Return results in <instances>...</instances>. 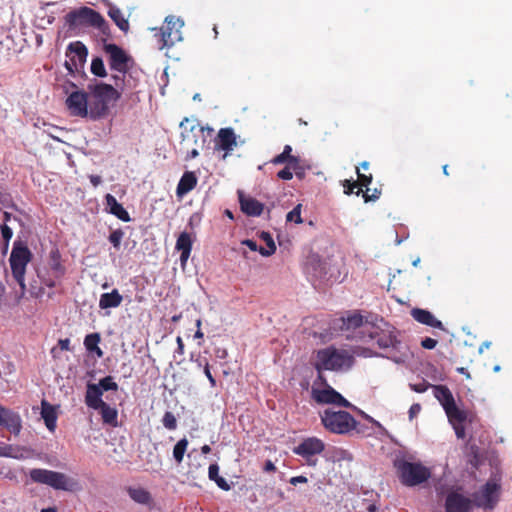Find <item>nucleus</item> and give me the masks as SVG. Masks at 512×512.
Here are the masks:
<instances>
[{"label": "nucleus", "mask_w": 512, "mask_h": 512, "mask_svg": "<svg viewBox=\"0 0 512 512\" xmlns=\"http://www.w3.org/2000/svg\"><path fill=\"white\" fill-rule=\"evenodd\" d=\"M89 112L91 120L105 117L111 102L120 98V93L110 84L94 83L88 85Z\"/></svg>", "instance_id": "f257e3e1"}, {"label": "nucleus", "mask_w": 512, "mask_h": 512, "mask_svg": "<svg viewBox=\"0 0 512 512\" xmlns=\"http://www.w3.org/2000/svg\"><path fill=\"white\" fill-rule=\"evenodd\" d=\"M354 364V356L346 350H338L334 347H327L317 351L314 364L318 372V380L325 382L322 371H339L350 369Z\"/></svg>", "instance_id": "f03ea898"}, {"label": "nucleus", "mask_w": 512, "mask_h": 512, "mask_svg": "<svg viewBox=\"0 0 512 512\" xmlns=\"http://www.w3.org/2000/svg\"><path fill=\"white\" fill-rule=\"evenodd\" d=\"M393 464L399 481L406 487L419 486L431 477V470L421 462L398 458L394 460Z\"/></svg>", "instance_id": "7ed1b4c3"}, {"label": "nucleus", "mask_w": 512, "mask_h": 512, "mask_svg": "<svg viewBox=\"0 0 512 512\" xmlns=\"http://www.w3.org/2000/svg\"><path fill=\"white\" fill-rule=\"evenodd\" d=\"M29 477L33 483L45 484L55 490L73 492L79 489L78 481L68 477L62 472L42 468H34L30 470Z\"/></svg>", "instance_id": "20e7f679"}, {"label": "nucleus", "mask_w": 512, "mask_h": 512, "mask_svg": "<svg viewBox=\"0 0 512 512\" xmlns=\"http://www.w3.org/2000/svg\"><path fill=\"white\" fill-rule=\"evenodd\" d=\"M324 428L334 434H348L357 426L356 419L347 411L325 409L321 414Z\"/></svg>", "instance_id": "39448f33"}, {"label": "nucleus", "mask_w": 512, "mask_h": 512, "mask_svg": "<svg viewBox=\"0 0 512 512\" xmlns=\"http://www.w3.org/2000/svg\"><path fill=\"white\" fill-rule=\"evenodd\" d=\"M66 22L69 26H92L106 33L109 26L104 17L96 10L89 7H81L66 15Z\"/></svg>", "instance_id": "423d86ee"}, {"label": "nucleus", "mask_w": 512, "mask_h": 512, "mask_svg": "<svg viewBox=\"0 0 512 512\" xmlns=\"http://www.w3.org/2000/svg\"><path fill=\"white\" fill-rule=\"evenodd\" d=\"M31 260V251L21 243H15L10 254L9 262L12 275L21 288V294L25 293L26 266Z\"/></svg>", "instance_id": "0eeeda50"}, {"label": "nucleus", "mask_w": 512, "mask_h": 512, "mask_svg": "<svg viewBox=\"0 0 512 512\" xmlns=\"http://www.w3.org/2000/svg\"><path fill=\"white\" fill-rule=\"evenodd\" d=\"M433 392L435 398L442 405L448 420L451 424L464 423L467 419V413L458 408L455 403L454 397L450 389L445 385L433 386Z\"/></svg>", "instance_id": "6e6552de"}, {"label": "nucleus", "mask_w": 512, "mask_h": 512, "mask_svg": "<svg viewBox=\"0 0 512 512\" xmlns=\"http://www.w3.org/2000/svg\"><path fill=\"white\" fill-rule=\"evenodd\" d=\"M87 55L88 50L82 42L76 41L68 45L66 50L67 60L65 61L64 65L70 75L73 77H76L77 75L86 77L84 72V65Z\"/></svg>", "instance_id": "1a4fd4ad"}, {"label": "nucleus", "mask_w": 512, "mask_h": 512, "mask_svg": "<svg viewBox=\"0 0 512 512\" xmlns=\"http://www.w3.org/2000/svg\"><path fill=\"white\" fill-rule=\"evenodd\" d=\"M500 493L501 484L499 481L489 479L486 484L473 495L475 505L479 508L492 510L499 501Z\"/></svg>", "instance_id": "9d476101"}, {"label": "nucleus", "mask_w": 512, "mask_h": 512, "mask_svg": "<svg viewBox=\"0 0 512 512\" xmlns=\"http://www.w3.org/2000/svg\"><path fill=\"white\" fill-rule=\"evenodd\" d=\"M399 331L387 322L374 327L370 337L374 339L380 349L399 350L401 341L398 339Z\"/></svg>", "instance_id": "9b49d317"}, {"label": "nucleus", "mask_w": 512, "mask_h": 512, "mask_svg": "<svg viewBox=\"0 0 512 512\" xmlns=\"http://www.w3.org/2000/svg\"><path fill=\"white\" fill-rule=\"evenodd\" d=\"M183 26V22L174 16H167L165 18V25L162 26L155 37L158 38L159 48L173 46L177 41L181 40L180 29Z\"/></svg>", "instance_id": "f8f14e48"}, {"label": "nucleus", "mask_w": 512, "mask_h": 512, "mask_svg": "<svg viewBox=\"0 0 512 512\" xmlns=\"http://www.w3.org/2000/svg\"><path fill=\"white\" fill-rule=\"evenodd\" d=\"M69 86L76 89L68 95L65 101L70 115L90 119L88 92L78 90L77 86L72 82L69 83Z\"/></svg>", "instance_id": "ddd939ff"}, {"label": "nucleus", "mask_w": 512, "mask_h": 512, "mask_svg": "<svg viewBox=\"0 0 512 512\" xmlns=\"http://www.w3.org/2000/svg\"><path fill=\"white\" fill-rule=\"evenodd\" d=\"M325 450V443L317 437H308L303 439L297 446L292 449V452L303 459L309 466H315L317 460L314 458L320 455Z\"/></svg>", "instance_id": "4468645a"}, {"label": "nucleus", "mask_w": 512, "mask_h": 512, "mask_svg": "<svg viewBox=\"0 0 512 512\" xmlns=\"http://www.w3.org/2000/svg\"><path fill=\"white\" fill-rule=\"evenodd\" d=\"M325 385L324 389H312V398L320 404H334L340 407L349 408L351 403L345 399L339 392L327 384V381H321Z\"/></svg>", "instance_id": "2eb2a0df"}, {"label": "nucleus", "mask_w": 512, "mask_h": 512, "mask_svg": "<svg viewBox=\"0 0 512 512\" xmlns=\"http://www.w3.org/2000/svg\"><path fill=\"white\" fill-rule=\"evenodd\" d=\"M104 51L108 55V63L111 70L118 73L128 71V62L130 57L121 47L116 44L109 43L104 45Z\"/></svg>", "instance_id": "dca6fc26"}, {"label": "nucleus", "mask_w": 512, "mask_h": 512, "mask_svg": "<svg viewBox=\"0 0 512 512\" xmlns=\"http://www.w3.org/2000/svg\"><path fill=\"white\" fill-rule=\"evenodd\" d=\"M444 507L445 512H472L473 501L458 491H451L446 496Z\"/></svg>", "instance_id": "f3484780"}, {"label": "nucleus", "mask_w": 512, "mask_h": 512, "mask_svg": "<svg viewBox=\"0 0 512 512\" xmlns=\"http://www.w3.org/2000/svg\"><path fill=\"white\" fill-rule=\"evenodd\" d=\"M214 142L215 150L224 151L223 159H225L237 146V137L232 128H221Z\"/></svg>", "instance_id": "a211bd4d"}, {"label": "nucleus", "mask_w": 512, "mask_h": 512, "mask_svg": "<svg viewBox=\"0 0 512 512\" xmlns=\"http://www.w3.org/2000/svg\"><path fill=\"white\" fill-rule=\"evenodd\" d=\"M0 425L15 436L20 434L23 427L20 414L2 405L0 406Z\"/></svg>", "instance_id": "6ab92c4d"}, {"label": "nucleus", "mask_w": 512, "mask_h": 512, "mask_svg": "<svg viewBox=\"0 0 512 512\" xmlns=\"http://www.w3.org/2000/svg\"><path fill=\"white\" fill-rule=\"evenodd\" d=\"M241 211L247 216H260L264 210V204L252 197H247L243 192H238Z\"/></svg>", "instance_id": "aec40b11"}, {"label": "nucleus", "mask_w": 512, "mask_h": 512, "mask_svg": "<svg viewBox=\"0 0 512 512\" xmlns=\"http://www.w3.org/2000/svg\"><path fill=\"white\" fill-rule=\"evenodd\" d=\"M411 316L413 319L423 325H427L432 328H438L440 330H445L443 323L438 320L430 311L421 309V308H413L411 310Z\"/></svg>", "instance_id": "412c9836"}, {"label": "nucleus", "mask_w": 512, "mask_h": 512, "mask_svg": "<svg viewBox=\"0 0 512 512\" xmlns=\"http://www.w3.org/2000/svg\"><path fill=\"white\" fill-rule=\"evenodd\" d=\"M102 390L97 384L88 383L86 394H85V403L89 408L94 410H98L105 402L102 400Z\"/></svg>", "instance_id": "4be33fe9"}, {"label": "nucleus", "mask_w": 512, "mask_h": 512, "mask_svg": "<svg viewBox=\"0 0 512 512\" xmlns=\"http://www.w3.org/2000/svg\"><path fill=\"white\" fill-rule=\"evenodd\" d=\"M192 238L188 232H182L176 241V250L180 251V262L181 265L184 266L190 257L192 251Z\"/></svg>", "instance_id": "5701e85b"}, {"label": "nucleus", "mask_w": 512, "mask_h": 512, "mask_svg": "<svg viewBox=\"0 0 512 512\" xmlns=\"http://www.w3.org/2000/svg\"><path fill=\"white\" fill-rule=\"evenodd\" d=\"M105 202H106V209L109 213L116 216L118 219L129 222L131 220V217L127 210L123 207L122 204H120L117 199L111 195L107 194L105 196Z\"/></svg>", "instance_id": "b1692460"}, {"label": "nucleus", "mask_w": 512, "mask_h": 512, "mask_svg": "<svg viewBox=\"0 0 512 512\" xmlns=\"http://www.w3.org/2000/svg\"><path fill=\"white\" fill-rule=\"evenodd\" d=\"M41 417L47 429L54 432L57 426V412L55 407L45 399L41 401Z\"/></svg>", "instance_id": "393cba45"}, {"label": "nucleus", "mask_w": 512, "mask_h": 512, "mask_svg": "<svg viewBox=\"0 0 512 512\" xmlns=\"http://www.w3.org/2000/svg\"><path fill=\"white\" fill-rule=\"evenodd\" d=\"M198 179L194 172L186 171L182 177L180 178L177 188L176 195L178 197H183L190 191H192L197 185Z\"/></svg>", "instance_id": "a878e982"}, {"label": "nucleus", "mask_w": 512, "mask_h": 512, "mask_svg": "<svg viewBox=\"0 0 512 512\" xmlns=\"http://www.w3.org/2000/svg\"><path fill=\"white\" fill-rule=\"evenodd\" d=\"M123 300L122 295L117 289L111 292L103 293L99 299V307L101 309L116 308L121 305Z\"/></svg>", "instance_id": "bb28decb"}, {"label": "nucleus", "mask_w": 512, "mask_h": 512, "mask_svg": "<svg viewBox=\"0 0 512 512\" xmlns=\"http://www.w3.org/2000/svg\"><path fill=\"white\" fill-rule=\"evenodd\" d=\"M98 410L100 411L103 423L112 427L118 426V412L115 408L109 406L107 403H104L101 407H99Z\"/></svg>", "instance_id": "cd10ccee"}, {"label": "nucleus", "mask_w": 512, "mask_h": 512, "mask_svg": "<svg viewBox=\"0 0 512 512\" xmlns=\"http://www.w3.org/2000/svg\"><path fill=\"white\" fill-rule=\"evenodd\" d=\"M25 452H28V450L24 447H18L9 444L0 446V457L24 459L27 457L24 454Z\"/></svg>", "instance_id": "c85d7f7f"}, {"label": "nucleus", "mask_w": 512, "mask_h": 512, "mask_svg": "<svg viewBox=\"0 0 512 512\" xmlns=\"http://www.w3.org/2000/svg\"><path fill=\"white\" fill-rule=\"evenodd\" d=\"M101 338L98 333H91L86 335L84 339V346L89 352H94L98 357L103 356V351L99 347Z\"/></svg>", "instance_id": "c756f323"}, {"label": "nucleus", "mask_w": 512, "mask_h": 512, "mask_svg": "<svg viewBox=\"0 0 512 512\" xmlns=\"http://www.w3.org/2000/svg\"><path fill=\"white\" fill-rule=\"evenodd\" d=\"M108 15L121 31L126 33L129 30V22L119 8H110Z\"/></svg>", "instance_id": "7c9ffc66"}, {"label": "nucleus", "mask_w": 512, "mask_h": 512, "mask_svg": "<svg viewBox=\"0 0 512 512\" xmlns=\"http://www.w3.org/2000/svg\"><path fill=\"white\" fill-rule=\"evenodd\" d=\"M208 477L210 480L214 481L219 488L225 491L230 489V485L227 483L226 479L219 475V466L216 463L210 464Z\"/></svg>", "instance_id": "2f4dec72"}, {"label": "nucleus", "mask_w": 512, "mask_h": 512, "mask_svg": "<svg viewBox=\"0 0 512 512\" xmlns=\"http://www.w3.org/2000/svg\"><path fill=\"white\" fill-rule=\"evenodd\" d=\"M128 494L132 500L139 504H149L152 500L151 494L143 488H129Z\"/></svg>", "instance_id": "473e14b6"}, {"label": "nucleus", "mask_w": 512, "mask_h": 512, "mask_svg": "<svg viewBox=\"0 0 512 512\" xmlns=\"http://www.w3.org/2000/svg\"><path fill=\"white\" fill-rule=\"evenodd\" d=\"M260 239L265 242L266 248L260 247L259 248V253L262 256H266V257L271 256L272 254H274L275 251H276V245H275V242H274L271 234L269 232L262 231L260 233Z\"/></svg>", "instance_id": "72a5a7b5"}, {"label": "nucleus", "mask_w": 512, "mask_h": 512, "mask_svg": "<svg viewBox=\"0 0 512 512\" xmlns=\"http://www.w3.org/2000/svg\"><path fill=\"white\" fill-rule=\"evenodd\" d=\"M343 327L345 329H356L362 326L363 324V316L359 312H354L349 314L347 317L342 318Z\"/></svg>", "instance_id": "f704fd0d"}, {"label": "nucleus", "mask_w": 512, "mask_h": 512, "mask_svg": "<svg viewBox=\"0 0 512 512\" xmlns=\"http://www.w3.org/2000/svg\"><path fill=\"white\" fill-rule=\"evenodd\" d=\"M188 444L187 438H182L175 444L173 448V457L178 464L182 463Z\"/></svg>", "instance_id": "c9c22d12"}, {"label": "nucleus", "mask_w": 512, "mask_h": 512, "mask_svg": "<svg viewBox=\"0 0 512 512\" xmlns=\"http://www.w3.org/2000/svg\"><path fill=\"white\" fill-rule=\"evenodd\" d=\"M91 72L97 77H105L107 75L102 58L95 57L91 63Z\"/></svg>", "instance_id": "e433bc0d"}, {"label": "nucleus", "mask_w": 512, "mask_h": 512, "mask_svg": "<svg viewBox=\"0 0 512 512\" xmlns=\"http://www.w3.org/2000/svg\"><path fill=\"white\" fill-rule=\"evenodd\" d=\"M127 72L116 73L112 75V79L114 80V84L117 88H120L122 91L126 89V87L131 88L130 80L126 78Z\"/></svg>", "instance_id": "4c0bfd02"}, {"label": "nucleus", "mask_w": 512, "mask_h": 512, "mask_svg": "<svg viewBox=\"0 0 512 512\" xmlns=\"http://www.w3.org/2000/svg\"><path fill=\"white\" fill-rule=\"evenodd\" d=\"M196 363H197L198 367L203 368V372H204L205 376L207 377V379L209 380L211 387H215L216 380L210 371V365H209L208 361L206 359L204 361H202L201 359H197Z\"/></svg>", "instance_id": "58836bf2"}, {"label": "nucleus", "mask_w": 512, "mask_h": 512, "mask_svg": "<svg viewBox=\"0 0 512 512\" xmlns=\"http://www.w3.org/2000/svg\"><path fill=\"white\" fill-rule=\"evenodd\" d=\"M98 386L101 388L102 391H116L118 389V384L113 380L112 376H106L102 378L99 381Z\"/></svg>", "instance_id": "ea45409f"}, {"label": "nucleus", "mask_w": 512, "mask_h": 512, "mask_svg": "<svg viewBox=\"0 0 512 512\" xmlns=\"http://www.w3.org/2000/svg\"><path fill=\"white\" fill-rule=\"evenodd\" d=\"M162 423L168 430H175L177 428V419L175 415L170 411L165 412L162 418Z\"/></svg>", "instance_id": "a19ab883"}, {"label": "nucleus", "mask_w": 512, "mask_h": 512, "mask_svg": "<svg viewBox=\"0 0 512 512\" xmlns=\"http://www.w3.org/2000/svg\"><path fill=\"white\" fill-rule=\"evenodd\" d=\"M191 133H192L193 137H199L200 138V143H199L198 139H196L194 141V143H195V145L197 147L203 149L205 144H206V137H205V129H204V127H199L196 130L193 127L191 129Z\"/></svg>", "instance_id": "79ce46f5"}, {"label": "nucleus", "mask_w": 512, "mask_h": 512, "mask_svg": "<svg viewBox=\"0 0 512 512\" xmlns=\"http://www.w3.org/2000/svg\"><path fill=\"white\" fill-rule=\"evenodd\" d=\"M124 237V232L121 229L113 230L109 235V241L114 248L119 249L121 241Z\"/></svg>", "instance_id": "37998d69"}, {"label": "nucleus", "mask_w": 512, "mask_h": 512, "mask_svg": "<svg viewBox=\"0 0 512 512\" xmlns=\"http://www.w3.org/2000/svg\"><path fill=\"white\" fill-rule=\"evenodd\" d=\"M286 220L289 222H295L297 224H300L303 222L301 218V205L298 204L296 207H294L290 212H288L286 216Z\"/></svg>", "instance_id": "c03bdc74"}, {"label": "nucleus", "mask_w": 512, "mask_h": 512, "mask_svg": "<svg viewBox=\"0 0 512 512\" xmlns=\"http://www.w3.org/2000/svg\"><path fill=\"white\" fill-rule=\"evenodd\" d=\"M356 172H357V177H358V186L362 189V187H365L366 189L368 188V186L371 184L372 182V174H364V173H361L360 172V169L359 167H357L356 169Z\"/></svg>", "instance_id": "a18cd8bd"}, {"label": "nucleus", "mask_w": 512, "mask_h": 512, "mask_svg": "<svg viewBox=\"0 0 512 512\" xmlns=\"http://www.w3.org/2000/svg\"><path fill=\"white\" fill-rule=\"evenodd\" d=\"M343 187H344V193L347 195L354 193V189H356V188H357V191L355 192L356 195H359L361 192H363V190L358 186L357 181L345 180L343 183Z\"/></svg>", "instance_id": "49530a36"}, {"label": "nucleus", "mask_w": 512, "mask_h": 512, "mask_svg": "<svg viewBox=\"0 0 512 512\" xmlns=\"http://www.w3.org/2000/svg\"><path fill=\"white\" fill-rule=\"evenodd\" d=\"M291 167L293 168V172L295 175L302 179L305 176V167L301 164V160L299 159H293V163H291Z\"/></svg>", "instance_id": "de8ad7c7"}, {"label": "nucleus", "mask_w": 512, "mask_h": 512, "mask_svg": "<svg viewBox=\"0 0 512 512\" xmlns=\"http://www.w3.org/2000/svg\"><path fill=\"white\" fill-rule=\"evenodd\" d=\"M277 177L282 180H291L293 178V168L290 165H286L277 173Z\"/></svg>", "instance_id": "09e8293b"}, {"label": "nucleus", "mask_w": 512, "mask_h": 512, "mask_svg": "<svg viewBox=\"0 0 512 512\" xmlns=\"http://www.w3.org/2000/svg\"><path fill=\"white\" fill-rule=\"evenodd\" d=\"M434 385L430 384L429 382L423 380L422 382L420 383H416V384H410V388L417 392V393H423L425 391L428 390V388L432 387L433 388Z\"/></svg>", "instance_id": "8fccbe9b"}, {"label": "nucleus", "mask_w": 512, "mask_h": 512, "mask_svg": "<svg viewBox=\"0 0 512 512\" xmlns=\"http://www.w3.org/2000/svg\"><path fill=\"white\" fill-rule=\"evenodd\" d=\"M2 238L5 241L6 245H8L9 241L11 240L13 236L12 229L7 226L5 223L0 226Z\"/></svg>", "instance_id": "3c124183"}, {"label": "nucleus", "mask_w": 512, "mask_h": 512, "mask_svg": "<svg viewBox=\"0 0 512 512\" xmlns=\"http://www.w3.org/2000/svg\"><path fill=\"white\" fill-rule=\"evenodd\" d=\"M370 189L367 188L365 192H363V198L365 202L375 201L380 197L381 191L375 189L372 194H369Z\"/></svg>", "instance_id": "603ef678"}, {"label": "nucleus", "mask_w": 512, "mask_h": 512, "mask_svg": "<svg viewBox=\"0 0 512 512\" xmlns=\"http://www.w3.org/2000/svg\"><path fill=\"white\" fill-rule=\"evenodd\" d=\"M271 163L274 165H279V164L290 165V158L285 156L283 153H280L271 160Z\"/></svg>", "instance_id": "864d4df0"}, {"label": "nucleus", "mask_w": 512, "mask_h": 512, "mask_svg": "<svg viewBox=\"0 0 512 512\" xmlns=\"http://www.w3.org/2000/svg\"><path fill=\"white\" fill-rule=\"evenodd\" d=\"M437 343H438L437 340L430 338V337H426L421 341V347L424 349L431 350L436 347Z\"/></svg>", "instance_id": "5fc2aeb1"}, {"label": "nucleus", "mask_w": 512, "mask_h": 512, "mask_svg": "<svg viewBox=\"0 0 512 512\" xmlns=\"http://www.w3.org/2000/svg\"><path fill=\"white\" fill-rule=\"evenodd\" d=\"M421 409L422 407L419 403L412 404L408 411L410 420L416 417L420 413Z\"/></svg>", "instance_id": "6e6d98bb"}, {"label": "nucleus", "mask_w": 512, "mask_h": 512, "mask_svg": "<svg viewBox=\"0 0 512 512\" xmlns=\"http://www.w3.org/2000/svg\"><path fill=\"white\" fill-rule=\"evenodd\" d=\"M454 429H455V434L458 438H464L465 436V430H464V427H463V423H455V424H452Z\"/></svg>", "instance_id": "4d7b16f0"}, {"label": "nucleus", "mask_w": 512, "mask_h": 512, "mask_svg": "<svg viewBox=\"0 0 512 512\" xmlns=\"http://www.w3.org/2000/svg\"><path fill=\"white\" fill-rule=\"evenodd\" d=\"M242 244L247 246L251 251L259 252L260 247H258L256 241H254V240L246 239V240L242 241Z\"/></svg>", "instance_id": "13d9d810"}, {"label": "nucleus", "mask_w": 512, "mask_h": 512, "mask_svg": "<svg viewBox=\"0 0 512 512\" xmlns=\"http://www.w3.org/2000/svg\"><path fill=\"white\" fill-rule=\"evenodd\" d=\"M176 343H177V348L175 350V353H177L178 355L182 356L184 355V343H183V340L180 336H178L176 338Z\"/></svg>", "instance_id": "bf43d9fd"}, {"label": "nucleus", "mask_w": 512, "mask_h": 512, "mask_svg": "<svg viewBox=\"0 0 512 512\" xmlns=\"http://www.w3.org/2000/svg\"><path fill=\"white\" fill-rule=\"evenodd\" d=\"M282 153L290 158V163H293V159H299V157L292 155V147L290 145H285Z\"/></svg>", "instance_id": "052dcab7"}, {"label": "nucleus", "mask_w": 512, "mask_h": 512, "mask_svg": "<svg viewBox=\"0 0 512 512\" xmlns=\"http://www.w3.org/2000/svg\"><path fill=\"white\" fill-rule=\"evenodd\" d=\"M58 346L61 350L68 351V350H70V340L68 338L59 339Z\"/></svg>", "instance_id": "680f3d73"}, {"label": "nucleus", "mask_w": 512, "mask_h": 512, "mask_svg": "<svg viewBox=\"0 0 512 512\" xmlns=\"http://www.w3.org/2000/svg\"><path fill=\"white\" fill-rule=\"evenodd\" d=\"M308 479L305 477V476H294L292 478H290V483L294 486H296L297 484H300V483H307Z\"/></svg>", "instance_id": "e2e57ef3"}, {"label": "nucleus", "mask_w": 512, "mask_h": 512, "mask_svg": "<svg viewBox=\"0 0 512 512\" xmlns=\"http://www.w3.org/2000/svg\"><path fill=\"white\" fill-rule=\"evenodd\" d=\"M263 470L265 472H275L276 471V466L274 465V463L271 461V460H266L265 464H264V467H263Z\"/></svg>", "instance_id": "0e129e2a"}, {"label": "nucleus", "mask_w": 512, "mask_h": 512, "mask_svg": "<svg viewBox=\"0 0 512 512\" xmlns=\"http://www.w3.org/2000/svg\"><path fill=\"white\" fill-rule=\"evenodd\" d=\"M89 179L94 187L98 186L102 182V178L99 175H90Z\"/></svg>", "instance_id": "69168bd1"}, {"label": "nucleus", "mask_w": 512, "mask_h": 512, "mask_svg": "<svg viewBox=\"0 0 512 512\" xmlns=\"http://www.w3.org/2000/svg\"><path fill=\"white\" fill-rule=\"evenodd\" d=\"M199 156V149L193 148L191 151L187 153L186 159H194Z\"/></svg>", "instance_id": "338daca9"}, {"label": "nucleus", "mask_w": 512, "mask_h": 512, "mask_svg": "<svg viewBox=\"0 0 512 512\" xmlns=\"http://www.w3.org/2000/svg\"><path fill=\"white\" fill-rule=\"evenodd\" d=\"M360 350H361V352H358V351L356 352L357 355L363 356V357H370V356H372V353H370L369 349L362 348Z\"/></svg>", "instance_id": "774afa93"}]
</instances>
